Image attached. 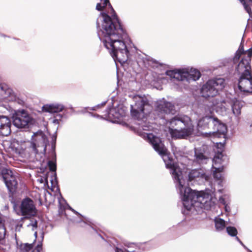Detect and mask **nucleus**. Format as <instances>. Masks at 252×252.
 Listing matches in <instances>:
<instances>
[{
  "mask_svg": "<svg viewBox=\"0 0 252 252\" xmlns=\"http://www.w3.org/2000/svg\"><path fill=\"white\" fill-rule=\"evenodd\" d=\"M33 248L32 244H21L18 247L20 252H29Z\"/></svg>",
  "mask_w": 252,
  "mask_h": 252,
  "instance_id": "26",
  "label": "nucleus"
},
{
  "mask_svg": "<svg viewBox=\"0 0 252 252\" xmlns=\"http://www.w3.org/2000/svg\"><path fill=\"white\" fill-rule=\"evenodd\" d=\"M49 169L52 171H55L56 170V165L55 162L50 160L48 162Z\"/></svg>",
  "mask_w": 252,
  "mask_h": 252,
  "instance_id": "30",
  "label": "nucleus"
},
{
  "mask_svg": "<svg viewBox=\"0 0 252 252\" xmlns=\"http://www.w3.org/2000/svg\"><path fill=\"white\" fill-rule=\"evenodd\" d=\"M133 103L130 105L131 116L135 119H143L146 115V110L150 107L148 100L145 95H134Z\"/></svg>",
  "mask_w": 252,
  "mask_h": 252,
  "instance_id": "5",
  "label": "nucleus"
},
{
  "mask_svg": "<svg viewBox=\"0 0 252 252\" xmlns=\"http://www.w3.org/2000/svg\"><path fill=\"white\" fill-rule=\"evenodd\" d=\"M38 181L40 183H43L44 184H47V183H48L47 178L46 177H41L40 179H38Z\"/></svg>",
  "mask_w": 252,
  "mask_h": 252,
  "instance_id": "32",
  "label": "nucleus"
},
{
  "mask_svg": "<svg viewBox=\"0 0 252 252\" xmlns=\"http://www.w3.org/2000/svg\"><path fill=\"white\" fill-rule=\"evenodd\" d=\"M215 117L211 115H206L199 120L197 129L199 132H201L202 134L208 135V134H205V132H203V130H207L208 129L212 130V126L214 123Z\"/></svg>",
  "mask_w": 252,
  "mask_h": 252,
  "instance_id": "15",
  "label": "nucleus"
},
{
  "mask_svg": "<svg viewBox=\"0 0 252 252\" xmlns=\"http://www.w3.org/2000/svg\"><path fill=\"white\" fill-rule=\"evenodd\" d=\"M42 248L41 246L40 245H38L36 248L34 249L32 252H40V251L41 250Z\"/></svg>",
  "mask_w": 252,
  "mask_h": 252,
  "instance_id": "33",
  "label": "nucleus"
},
{
  "mask_svg": "<svg viewBox=\"0 0 252 252\" xmlns=\"http://www.w3.org/2000/svg\"><path fill=\"white\" fill-rule=\"evenodd\" d=\"M184 214H187V213H186L185 211H184Z\"/></svg>",
  "mask_w": 252,
  "mask_h": 252,
  "instance_id": "43",
  "label": "nucleus"
},
{
  "mask_svg": "<svg viewBox=\"0 0 252 252\" xmlns=\"http://www.w3.org/2000/svg\"><path fill=\"white\" fill-rule=\"evenodd\" d=\"M166 74L172 79L179 81H186L188 82L196 81L201 76V73L198 70L189 67L167 70Z\"/></svg>",
  "mask_w": 252,
  "mask_h": 252,
  "instance_id": "6",
  "label": "nucleus"
},
{
  "mask_svg": "<svg viewBox=\"0 0 252 252\" xmlns=\"http://www.w3.org/2000/svg\"><path fill=\"white\" fill-rule=\"evenodd\" d=\"M115 252H128L125 251L123 250H122L121 249L118 248H116L115 249Z\"/></svg>",
  "mask_w": 252,
  "mask_h": 252,
  "instance_id": "35",
  "label": "nucleus"
},
{
  "mask_svg": "<svg viewBox=\"0 0 252 252\" xmlns=\"http://www.w3.org/2000/svg\"><path fill=\"white\" fill-rule=\"evenodd\" d=\"M22 227V224H18L16 227V231H20V228Z\"/></svg>",
  "mask_w": 252,
  "mask_h": 252,
  "instance_id": "37",
  "label": "nucleus"
},
{
  "mask_svg": "<svg viewBox=\"0 0 252 252\" xmlns=\"http://www.w3.org/2000/svg\"><path fill=\"white\" fill-rule=\"evenodd\" d=\"M36 235H37V232H35L34 233V235L35 236V237H36Z\"/></svg>",
  "mask_w": 252,
  "mask_h": 252,
  "instance_id": "40",
  "label": "nucleus"
},
{
  "mask_svg": "<svg viewBox=\"0 0 252 252\" xmlns=\"http://www.w3.org/2000/svg\"><path fill=\"white\" fill-rule=\"evenodd\" d=\"M167 125L171 137L176 139L186 138L193 131L191 121L186 115L175 117L167 122Z\"/></svg>",
  "mask_w": 252,
  "mask_h": 252,
  "instance_id": "3",
  "label": "nucleus"
},
{
  "mask_svg": "<svg viewBox=\"0 0 252 252\" xmlns=\"http://www.w3.org/2000/svg\"><path fill=\"white\" fill-rule=\"evenodd\" d=\"M209 160V156L203 153L201 149H194V163L201 165L206 164Z\"/></svg>",
  "mask_w": 252,
  "mask_h": 252,
  "instance_id": "20",
  "label": "nucleus"
},
{
  "mask_svg": "<svg viewBox=\"0 0 252 252\" xmlns=\"http://www.w3.org/2000/svg\"><path fill=\"white\" fill-rule=\"evenodd\" d=\"M153 146L154 149L162 158L167 168L170 169L177 189L179 191L184 208L187 211H199L204 208L209 210L214 205V201L208 192L193 191L188 186L189 182L199 178L208 181L209 176L203 169L192 170L188 175V179H184L185 165L182 163L174 162L169 157L166 148L161 140L152 133L143 132L141 134Z\"/></svg>",
  "mask_w": 252,
  "mask_h": 252,
  "instance_id": "1",
  "label": "nucleus"
},
{
  "mask_svg": "<svg viewBox=\"0 0 252 252\" xmlns=\"http://www.w3.org/2000/svg\"><path fill=\"white\" fill-rule=\"evenodd\" d=\"M28 226L29 227H32V230H33L34 228L37 227V222L36 221H32V223L28 225Z\"/></svg>",
  "mask_w": 252,
  "mask_h": 252,
  "instance_id": "31",
  "label": "nucleus"
},
{
  "mask_svg": "<svg viewBox=\"0 0 252 252\" xmlns=\"http://www.w3.org/2000/svg\"><path fill=\"white\" fill-rule=\"evenodd\" d=\"M243 4L245 10L249 13L250 16L252 15V11L250 6L252 4V0H239Z\"/></svg>",
  "mask_w": 252,
  "mask_h": 252,
  "instance_id": "27",
  "label": "nucleus"
},
{
  "mask_svg": "<svg viewBox=\"0 0 252 252\" xmlns=\"http://www.w3.org/2000/svg\"><path fill=\"white\" fill-rule=\"evenodd\" d=\"M226 231L227 233L231 236L234 237L236 236L237 234V229L233 226H228L226 227Z\"/></svg>",
  "mask_w": 252,
  "mask_h": 252,
  "instance_id": "29",
  "label": "nucleus"
},
{
  "mask_svg": "<svg viewBox=\"0 0 252 252\" xmlns=\"http://www.w3.org/2000/svg\"><path fill=\"white\" fill-rule=\"evenodd\" d=\"M139 125V130H143L144 131H149L152 128V126L151 125H149L145 122H143Z\"/></svg>",
  "mask_w": 252,
  "mask_h": 252,
  "instance_id": "28",
  "label": "nucleus"
},
{
  "mask_svg": "<svg viewBox=\"0 0 252 252\" xmlns=\"http://www.w3.org/2000/svg\"><path fill=\"white\" fill-rule=\"evenodd\" d=\"M11 125L8 117L0 115V135L8 136L11 132Z\"/></svg>",
  "mask_w": 252,
  "mask_h": 252,
  "instance_id": "18",
  "label": "nucleus"
},
{
  "mask_svg": "<svg viewBox=\"0 0 252 252\" xmlns=\"http://www.w3.org/2000/svg\"><path fill=\"white\" fill-rule=\"evenodd\" d=\"M251 126H252V124L251 125Z\"/></svg>",
  "mask_w": 252,
  "mask_h": 252,
  "instance_id": "45",
  "label": "nucleus"
},
{
  "mask_svg": "<svg viewBox=\"0 0 252 252\" xmlns=\"http://www.w3.org/2000/svg\"><path fill=\"white\" fill-rule=\"evenodd\" d=\"M71 210L74 213H75L76 214H78L79 215H80L81 216L80 214H79L77 212H76V211H75L74 210H73V209H71Z\"/></svg>",
  "mask_w": 252,
  "mask_h": 252,
  "instance_id": "38",
  "label": "nucleus"
},
{
  "mask_svg": "<svg viewBox=\"0 0 252 252\" xmlns=\"http://www.w3.org/2000/svg\"><path fill=\"white\" fill-rule=\"evenodd\" d=\"M230 103L234 115L236 116H239L241 114V109L243 106L244 102L235 98L232 100Z\"/></svg>",
  "mask_w": 252,
  "mask_h": 252,
  "instance_id": "23",
  "label": "nucleus"
},
{
  "mask_svg": "<svg viewBox=\"0 0 252 252\" xmlns=\"http://www.w3.org/2000/svg\"><path fill=\"white\" fill-rule=\"evenodd\" d=\"M222 151L221 149L217 151L213 159L212 165L213 168L214 169L213 171L214 177L219 181V185L220 186H222L221 183L222 181L221 172L223 170V166L220 165L222 164L226 158L222 154Z\"/></svg>",
  "mask_w": 252,
  "mask_h": 252,
  "instance_id": "9",
  "label": "nucleus"
},
{
  "mask_svg": "<svg viewBox=\"0 0 252 252\" xmlns=\"http://www.w3.org/2000/svg\"><path fill=\"white\" fill-rule=\"evenodd\" d=\"M236 239L237 240V241H238V242H240V240L239 239V238L236 236Z\"/></svg>",
  "mask_w": 252,
  "mask_h": 252,
  "instance_id": "39",
  "label": "nucleus"
},
{
  "mask_svg": "<svg viewBox=\"0 0 252 252\" xmlns=\"http://www.w3.org/2000/svg\"><path fill=\"white\" fill-rule=\"evenodd\" d=\"M219 191L220 192H222V190L221 189H219Z\"/></svg>",
  "mask_w": 252,
  "mask_h": 252,
  "instance_id": "41",
  "label": "nucleus"
},
{
  "mask_svg": "<svg viewBox=\"0 0 252 252\" xmlns=\"http://www.w3.org/2000/svg\"><path fill=\"white\" fill-rule=\"evenodd\" d=\"M126 114V108L123 105H120L117 107L111 109L108 116L110 118H113L115 119L120 120L125 116Z\"/></svg>",
  "mask_w": 252,
  "mask_h": 252,
  "instance_id": "21",
  "label": "nucleus"
},
{
  "mask_svg": "<svg viewBox=\"0 0 252 252\" xmlns=\"http://www.w3.org/2000/svg\"><path fill=\"white\" fill-rule=\"evenodd\" d=\"M219 201L221 204L225 205L226 204V202L225 201V198L223 196H221L219 198Z\"/></svg>",
  "mask_w": 252,
  "mask_h": 252,
  "instance_id": "34",
  "label": "nucleus"
},
{
  "mask_svg": "<svg viewBox=\"0 0 252 252\" xmlns=\"http://www.w3.org/2000/svg\"><path fill=\"white\" fill-rule=\"evenodd\" d=\"M11 147L13 151L21 157H26L35 151V146L30 141H14Z\"/></svg>",
  "mask_w": 252,
  "mask_h": 252,
  "instance_id": "8",
  "label": "nucleus"
},
{
  "mask_svg": "<svg viewBox=\"0 0 252 252\" xmlns=\"http://www.w3.org/2000/svg\"><path fill=\"white\" fill-rule=\"evenodd\" d=\"M252 57V49L244 51L243 43L242 42L233 58V62L236 63V70L240 74H245L251 73L250 62Z\"/></svg>",
  "mask_w": 252,
  "mask_h": 252,
  "instance_id": "4",
  "label": "nucleus"
},
{
  "mask_svg": "<svg viewBox=\"0 0 252 252\" xmlns=\"http://www.w3.org/2000/svg\"><path fill=\"white\" fill-rule=\"evenodd\" d=\"M20 209L22 215L26 218L33 216L36 213L33 202L30 198H26L22 201Z\"/></svg>",
  "mask_w": 252,
  "mask_h": 252,
  "instance_id": "14",
  "label": "nucleus"
},
{
  "mask_svg": "<svg viewBox=\"0 0 252 252\" xmlns=\"http://www.w3.org/2000/svg\"><path fill=\"white\" fill-rule=\"evenodd\" d=\"M215 226L216 231H221L224 229L226 226V222L222 219L216 218L214 220Z\"/></svg>",
  "mask_w": 252,
  "mask_h": 252,
  "instance_id": "24",
  "label": "nucleus"
},
{
  "mask_svg": "<svg viewBox=\"0 0 252 252\" xmlns=\"http://www.w3.org/2000/svg\"><path fill=\"white\" fill-rule=\"evenodd\" d=\"M230 102L226 101H219L215 99L213 102V109L220 115H226L230 107Z\"/></svg>",
  "mask_w": 252,
  "mask_h": 252,
  "instance_id": "16",
  "label": "nucleus"
},
{
  "mask_svg": "<svg viewBox=\"0 0 252 252\" xmlns=\"http://www.w3.org/2000/svg\"><path fill=\"white\" fill-rule=\"evenodd\" d=\"M187 160V159L186 158H184V160L186 161V160Z\"/></svg>",
  "mask_w": 252,
  "mask_h": 252,
  "instance_id": "42",
  "label": "nucleus"
},
{
  "mask_svg": "<svg viewBox=\"0 0 252 252\" xmlns=\"http://www.w3.org/2000/svg\"><path fill=\"white\" fill-rule=\"evenodd\" d=\"M155 111L160 117L162 118L164 114H174L175 109L174 106L170 102L162 99L156 102Z\"/></svg>",
  "mask_w": 252,
  "mask_h": 252,
  "instance_id": "12",
  "label": "nucleus"
},
{
  "mask_svg": "<svg viewBox=\"0 0 252 252\" xmlns=\"http://www.w3.org/2000/svg\"><path fill=\"white\" fill-rule=\"evenodd\" d=\"M3 180L9 191L14 192L18 185L16 176L13 174L11 171H8L7 175L3 176Z\"/></svg>",
  "mask_w": 252,
  "mask_h": 252,
  "instance_id": "17",
  "label": "nucleus"
},
{
  "mask_svg": "<svg viewBox=\"0 0 252 252\" xmlns=\"http://www.w3.org/2000/svg\"><path fill=\"white\" fill-rule=\"evenodd\" d=\"M220 146L223 147V145L222 144H220Z\"/></svg>",
  "mask_w": 252,
  "mask_h": 252,
  "instance_id": "44",
  "label": "nucleus"
},
{
  "mask_svg": "<svg viewBox=\"0 0 252 252\" xmlns=\"http://www.w3.org/2000/svg\"><path fill=\"white\" fill-rule=\"evenodd\" d=\"M249 252H252L250 250H249L248 248H247L240 240V242H239Z\"/></svg>",
  "mask_w": 252,
  "mask_h": 252,
  "instance_id": "36",
  "label": "nucleus"
},
{
  "mask_svg": "<svg viewBox=\"0 0 252 252\" xmlns=\"http://www.w3.org/2000/svg\"><path fill=\"white\" fill-rule=\"evenodd\" d=\"M32 139L34 142L32 144L35 147V151H33V153H45L48 144L46 135L42 131H39L33 134Z\"/></svg>",
  "mask_w": 252,
  "mask_h": 252,
  "instance_id": "11",
  "label": "nucleus"
},
{
  "mask_svg": "<svg viewBox=\"0 0 252 252\" xmlns=\"http://www.w3.org/2000/svg\"><path fill=\"white\" fill-rule=\"evenodd\" d=\"M224 80L222 78H215L209 80L201 89V95L205 98L213 97L219 91L224 87Z\"/></svg>",
  "mask_w": 252,
  "mask_h": 252,
  "instance_id": "7",
  "label": "nucleus"
},
{
  "mask_svg": "<svg viewBox=\"0 0 252 252\" xmlns=\"http://www.w3.org/2000/svg\"><path fill=\"white\" fill-rule=\"evenodd\" d=\"M212 131L209 132H206L205 134L211 135V133H217L220 134L225 135L227 132L226 126L220 122V121L216 118L214 119V123L212 128Z\"/></svg>",
  "mask_w": 252,
  "mask_h": 252,
  "instance_id": "19",
  "label": "nucleus"
},
{
  "mask_svg": "<svg viewBox=\"0 0 252 252\" xmlns=\"http://www.w3.org/2000/svg\"><path fill=\"white\" fill-rule=\"evenodd\" d=\"M96 24L99 28L98 35L114 59L121 63L126 61L128 50L124 41L126 34L121 27L115 13L112 14L111 17L105 13H101Z\"/></svg>",
  "mask_w": 252,
  "mask_h": 252,
  "instance_id": "2",
  "label": "nucleus"
},
{
  "mask_svg": "<svg viewBox=\"0 0 252 252\" xmlns=\"http://www.w3.org/2000/svg\"><path fill=\"white\" fill-rule=\"evenodd\" d=\"M238 88L242 92L252 93L251 73H247L241 75L238 82Z\"/></svg>",
  "mask_w": 252,
  "mask_h": 252,
  "instance_id": "13",
  "label": "nucleus"
},
{
  "mask_svg": "<svg viewBox=\"0 0 252 252\" xmlns=\"http://www.w3.org/2000/svg\"><path fill=\"white\" fill-rule=\"evenodd\" d=\"M12 119L13 125L18 128L28 127L33 122V120L24 111L18 112Z\"/></svg>",
  "mask_w": 252,
  "mask_h": 252,
  "instance_id": "10",
  "label": "nucleus"
},
{
  "mask_svg": "<svg viewBox=\"0 0 252 252\" xmlns=\"http://www.w3.org/2000/svg\"><path fill=\"white\" fill-rule=\"evenodd\" d=\"M64 109V106L59 103L45 105L43 107V110L45 112L54 113H58L62 111Z\"/></svg>",
  "mask_w": 252,
  "mask_h": 252,
  "instance_id": "22",
  "label": "nucleus"
},
{
  "mask_svg": "<svg viewBox=\"0 0 252 252\" xmlns=\"http://www.w3.org/2000/svg\"><path fill=\"white\" fill-rule=\"evenodd\" d=\"M108 6L110 9L111 12L110 14L115 13L114 12V10L112 8L111 5L109 0H104L103 2L101 3H98L96 6V9L98 11H101L103 9V8Z\"/></svg>",
  "mask_w": 252,
  "mask_h": 252,
  "instance_id": "25",
  "label": "nucleus"
}]
</instances>
